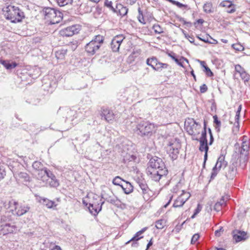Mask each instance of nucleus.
<instances>
[{
  "instance_id": "44",
  "label": "nucleus",
  "mask_w": 250,
  "mask_h": 250,
  "mask_svg": "<svg viewBox=\"0 0 250 250\" xmlns=\"http://www.w3.org/2000/svg\"><path fill=\"white\" fill-rule=\"evenodd\" d=\"M152 28L156 33L161 34L163 32V28L159 24H154Z\"/></svg>"
},
{
  "instance_id": "31",
  "label": "nucleus",
  "mask_w": 250,
  "mask_h": 250,
  "mask_svg": "<svg viewBox=\"0 0 250 250\" xmlns=\"http://www.w3.org/2000/svg\"><path fill=\"white\" fill-rule=\"evenodd\" d=\"M185 203L183 199L180 196H178L177 199L174 201L172 207L174 208H180L182 207Z\"/></svg>"
},
{
  "instance_id": "38",
  "label": "nucleus",
  "mask_w": 250,
  "mask_h": 250,
  "mask_svg": "<svg viewBox=\"0 0 250 250\" xmlns=\"http://www.w3.org/2000/svg\"><path fill=\"white\" fill-rule=\"evenodd\" d=\"M138 11L139 13V15L137 17L138 20L140 22L145 24L146 23V21L143 16V11L140 7L138 8Z\"/></svg>"
},
{
  "instance_id": "21",
  "label": "nucleus",
  "mask_w": 250,
  "mask_h": 250,
  "mask_svg": "<svg viewBox=\"0 0 250 250\" xmlns=\"http://www.w3.org/2000/svg\"><path fill=\"white\" fill-rule=\"evenodd\" d=\"M249 148V143L246 141L243 142L239 149L240 155L248 156Z\"/></svg>"
},
{
  "instance_id": "6",
  "label": "nucleus",
  "mask_w": 250,
  "mask_h": 250,
  "mask_svg": "<svg viewBox=\"0 0 250 250\" xmlns=\"http://www.w3.org/2000/svg\"><path fill=\"white\" fill-rule=\"evenodd\" d=\"M104 37L101 35L95 36L94 38L85 46V51L89 54L93 55L99 51L104 42Z\"/></svg>"
},
{
  "instance_id": "42",
  "label": "nucleus",
  "mask_w": 250,
  "mask_h": 250,
  "mask_svg": "<svg viewBox=\"0 0 250 250\" xmlns=\"http://www.w3.org/2000/svg\"><path fill=\"white\" fill-rule=\"evenodd\" d=\"M217 161L219 162V164H222L224 167L227 165V162L225 160V156L223 154L219 156Z\"/></svg>"
},
{
  "instance_id": "52",
  "label": "nucleus",
  "mask_w": 250,
  "mask_h": 250,
  "mask_svg": "<svg viewBox=\"0 0 250 250\" xmlns=\"http://www.w3.org/2000/svg\"><path fill=\"white\" fill-rule=\"evenodd\" d=\"M197 38L201 41H203L205 42L210 43V41L208 40V38H211L210 36H206V37L201 38L200 37H197Z\"/></svg>"
},
{
  "instance_id": "45",
  "label": "nucleus",
  "mask_w": 250,
  "mask_h": 250,
  "mask_svg": "<svg viewBox=\"0 0 250 250\" xmlns=\"http://www.w3.org/2000/svg\"><path fill=\"white\" fill-rule=\"evenodd\" d=\"M19 177L20 178L23 179L25 181H29L30 177L25 172H20L19 174Z\"/></svg>"
},
{
  "instance_id": "41",
  "label": "nucleus",
  "mask_w": 250,
  "mask_h": 250,
  "mask_svg": "<svg viewBox=\"0 0 250 250\" xmlns=\"http://www.w3.org/2000/svg\"><path fill=\"white\" fill-rule=\"evenodd\" d=\"M185 203H186L190 197V194L189 192L183 191V193L179 196Z\"/></svg>"
},
{
  "instance_id": "50",
  "label": "nucleus",
  "mask_w": 250,
  "mask_h": 250,
  "mask_svg": "<svg viewBox=\"0 0 250 250\" xmlns=\"http://www.w3.org/2000/svg\"><path fill=\"white\" fill-rule=\"evenodd\" d=\"M226 11L229 13H234L235 11V5L234 4H233L229 8H227Z\"/></svg>"
},
{
  "instance_id": "46",
  "label": "nucleus",
  "mask_w": 250,
  "mask_h": 250,
  "mask_svg": "<svg viewBox=\"0 0 250 250\" xmlns=\"http://www.w3.org/2000/svg\"><path fill=\"white\" fill-rule=\"evenodd\" d=\"M232 47L235 50L241 51L244 49V47L240 43H235L232 45Z\"/></svg>"
},
{
  "instance_id": "53",
  "label": "nucleus",
  "mask_w": 250,
  "mask_h": 250,
  "mask_svg": "<svg viewBox=\"0 0 250 250\" xmlns=\"http://www.w3.org/2000/svg\"><path fill=\"white\" fill-rule=\"evenodd\" d=\"M185 37L191 43H193L194 42V39L193 36H190L188 34H185Z\"/></svg>"
},
{
  "instance_id": "28",
  "label": "nucleus",
  "mask_w": 250,
  "mask_h": 250,
  "mask_svg": "<svg viewBox=\"0 0 250 250\" xmlns=\"http://www.w3.org/2000/svg\"><path fill=\"white\" fill-rule=\"evenodd\" d=\"M117 9L119 11V14L122 16L126 15L128 12V8L124 6L121 4H118L116 6Z\"/></svg>"
},
{
  "instance_id": "56",
  "label": "nucleus",
  "mask_w": 250,
  "mask_h": 250,
  "mask_svg": "<svg viewBox=\"0 0 250 250\" xmlns=\"http://www.w3.org/2000/svg\"><path fill=\"white\" fill-rule=\"evenodd\" d=\"M104 4L107 7H109V8H112V9H113V8L112 6V2L111 1H108V0H105Z\"/></svg>"
},
{
  "instance_id": "4",
  "label": "nucleus",
  "mask_w": 250,
  "mask_h": 250,
  "mask_svg": "<svg viewBox=\"0 0 250 250\" xmlns=\"http://www.w3.org/2000/svg\"><path fill=\"white\" fill-rule=\"evenodd\" d=\"M35 172V174L39 180L48 183L50 186L53 187H56L59 185L54 175L47 168L43 167Z\"/></svg>"
},
{
  "instance_id": "43",
  "label": "nucleus",
  "mask_w": 250,
  "mask_h": 250,
  "mask_svg": "<svg viewBox=\"0 0 250 250\" xmlns=\"http://www.w3.org/2000/svg\"><path fill=\"white\" fill-rule=\"evenodd\" d=\"M233 4L232 2L229 0H224L222 1L220 3V6L223 7H226L227 8H229L230 6H231Z\"/></svg>"
},
{
  "instance_id": "40",
  "label": "nucleus",
  "mask_w": 250,
  "mask_h": 250,
  "mask_svg": "<svg viewBox=\"0 0 250 250\" xmlns=\"http://www.w3.org/2000/svg\"><path fill=\"white\" fill-rule=\"evenodd\" d=\"M202 66L204 67V71L206 72V75L208 77H211L213 76V73L211 72L209 68L205 64L204 62H201Z\"/></svg>"
},
{
  "instance_id": "51",
  "label": "nucleus",
  "mask_w": 250,
  "mask_h": 250,
  "mask_svg": "<svg viewBox=\"0 0 250 250\" xmlns=\"http://www.w3.org/2000/svg\"><path fill=\"white\" fill-rule=\"evenodd\" d=\"M200 90L201 93H205L208 90V87L206 84H203L200 87Z\"/></svg>"
},
{
  "instance_id": "62",
  "label": "nucleus",
  "mask_w": 250,
  "mask_h": 250,
  "mask_svg": "<svg viewBox=\"0 0 250 250\" xmlns=\"http://www.w3.org/2000/svg\"><path fill=\"white\" fill-rule=\"evenodd\" d=\"M183 60L180 59V60L178 59V62H176L179 65H180L181 67H184V65L183 64V62L182 61Z\"/></svg>"
},
{
  "instance_id": "5",
  "label": "nucleus",
  "mask_w": 250,
  "mask_h": 250,
  "mask_svg": "<svg viewBox=\"0 0 250 250\" xmlns=\"http://www.w3.org/2000/svg\"><path fill=\"white\" fill-rule=\"evenodd\" d=\"M10 218L5 215L0 218V235H5L9 233H15L18 228L14 224L10 223Z\"/></svg>"
},
{
  "instance_id": "27",
  "label": "nucleus",
  "mask_w": 250,
  "mask_h": 250,
  "mask_svg": "<svg viewBox=\"0 0 250 250\" xmlns=\"http://www.w3.org/2000/svg\"><path fill=\"white\" fill-rule=\"evenodd\" d=\"M248 161V156L240 155L239 163L240 167L244 169L245 168Z\"/></svg>"
},
{
  "instance_id": "55",
  "label": "nucleus",
  "mask_w": 250,
  "mask_h": 250,
  "mask_svg": "<svg viewBox=\"0 0 250 250\" xmlns=\"http://www.w3.org/2000/svg\"><path fill=\"white\" fill-rule=\"evenodd\" d=\"M202 208V206L200 204H198L197 208L195 209L194 212L195 214H198L201 210Z\"/></svg>"
},
{
  "instance_id": "36",
  "label": "nucleus",
  "mask_w": 250,
  "mask_h": 250,
  "mask_svg": "<svg viewBox=\"0 0 250 250\" xmlns=\"http://www.w3.org/2000/svg\"><path fill=\"white\" fill-rule=\"evenodd\" d=\"M200 142V146L199 150L201 151H208V143L206 142L203 141H199Z\"/></svg>"
},
{
  "instance_id": "33",
  "label": "nucleus",
  "mask_w": 250,
  "mask_h": 250,
  "mask_svg": "<svg viewBox=\"0 0 250 250\" xmlns=\"http://www.w3.org/2000/svg\"><path fill=\"white\" fill-rule=\"evenodd\" d=\"M212 5L211 2H207L204 5L203 9L204 11L207 13H210L213 12Z\"/></svg>"
},
{
  "instance_id": "25",
  "label": "nucleus",
  "mask_w": 250,
  "mask_h": 250,
  "mask_svg": "<svg viewBox=\"0 0 250 250\" xmlns=\"http://www.w3.org/2000/svg\"><path fill=\"white\" fill-rule=\"evenodd\" d=\"M147 228H144L142 229L141 230L138 231L135 235L128 242L126 243V244H128L131 241H137L142 238L143 237L140 236L142 234H143L146 229Z\"/></svg>"
},
{
  "instance_id": "14",
  "label": "nucleus",
  "mask_w": 250,
  "mask_h": 250,
  "mask_svg": "<svg viewBox=\"0 0 250 250\" xmlns=\"http://www.w3.org/2000/svg\"><path fill=\"white\" fill-rule=\"evenodd\" d=\"M124 39L125 38L122 35H119L112 39L110 45L113 51L117 52L119 51L121 44Z\"/></svg>"
},
{
  "instance_id": "8",
  "label": "nucleus",
  "mask_w": 250,
  "mask_h": 250,
  "mask_svg": "<svg viewBox=\"0 0 250 250\" xmlns=\"http://www.w3.org/2000/svg\"><path fill=\"white\" fill-rule=\"evenodd\" d=\"M201 127V125L192 119L190 120L189 122H187L186 129L189 135L194 136L200 133L199 130Z\"/></svg>"
},
{
  "instance_id": "7",
  "label": "nucleus",
  "mask_w": 250,
  "mask_h": 250,
  "mask_svg": "<svg viewBox=\"0 0 250 250\" xmlns=\"http://www.w3.org/2000/svg\"><path fill=\"white\" fill-rule=\"evenodd\" d=\"M181 148V144L176 140H172L167 147V151L169 156L173 160H175L179 154V149Z\"/></svg>"
},
{
  "instance_id": "3",
  "label": "nucleus",
  "mask_w": 250,
  "mask_h": 250,
  "mask_svg": "<svg viewBox=\"0 0 250 250\" xmlns=\"http://www.w3.org/2000/svg\"><path fill=\"white\" fill-rule=\"evenodd\" d=\"M3 13L6 19L14 23L21 21L24 17L23 13L18 7L11 5L3 8Z\"/></svg>"
},
{
  "instance_id": "54",
  "label": "nucleus",
  "mask_w": 250,
  "mask_h": 250,
  "mask_svg": "<svg viewBox=\"0 0 250 250\" xmlns=\"http://www.w3.org/2000/svg\"><path fill=\"white\" fill-rule=\"evenodd\" d=\"M223 227H220V229L216 230L215 231V235L217 237H219L221 236V232L223 231Z\"/></svg>"
},
{
  "instance_id": "58",
  "label": "nucleus",
  "mask_w": 250,
  "mask_h": 250,
  "mask_svg": "<svg viewBox=\"0 0 250 250\" xmlns=\"http://www.w3.org/2000/svg\"><path fill=\"white\" fill-rule=\"evenodd\" d=\"M175 5L177 6L179 8H182L183 7L186 8L187 7V5L183 4L178 1L176 2Z\"/></svg>"
},
{
  "instance_id": "17",
  "label": "nucleus",
  "mask_w": 250,
  "mask_h": 250,
  "mask_svg": "<svg viewBox=\"0 0 250 250\" xmlns=\"http://www.w3.org/2000/svg\"><path fill=\"white\" fill-rule=\"evenodd\" d=\"M233 239L236 242L245 240L247 238V233L245 231L236 230L233 231Z\"/></svg>"
},
{
  "instance_id": "37",
  "label": "nucleus",
  "mask_w": 250,
  "mask_h": 250,
  "mask_svg": "<svg viewBox=\"0 0 250 250\" xmlns=\"http://www.w3.org/2000/svg\"><path fill=\"white\" fill-rule=\"evenodd\" d=\"M32 167L36 170V172L43 168L42 164L38 161L34 162L33 163Z\"/></svg>"
},
{
  "instance_id": "30",
  "label": "nucleus",
  "mask_w": 250,
  "mask_h": 250,
  "mask_svg": "<svg viewBox=\"0 0 250 250\" xmlns=\"http://www.w3.org/2000/svg\"><path fill=\"white\" fill-rule=\"evenodd\" d=\"M225 201L224 197H222L219 201L215 203L214 206V209L217 211L221 210L222 207L225 205Z\"/></svg>"
},
{
  "instance_id": "26",
  "label": "nucleus",
  "mask_w": 250,
  "mask_h": 250,
  "mask_svg": "<svg viewBox=\"0 0 250 250\" xmlns=\"http://www.w3.org/2000/svg\"><path fill=\"white\" fill-rule=\"evenodd\" d=\"M62 20V13L58 11L56 12V15L55 17H53L51 20L50 22L51 24H55L60 22Z\"/></svg>"
},
{
  "instance_id": "15",
  "label": "nucleus",
  "mask_w": 250,
  "mask_h": 250,
  "mask_svg": "<svg viewBox=\"0 0 250 250\" xmlns=\"http://www.w3.org/2000/svg\"><path fill=\"white\" fill-rule=\"evenodd\" d=\"M138 184L142 190V193L144 199L145 200H148L150 197L149 192H151V191L146 182L144 180H139L138 182Z\"/></svg>"
},
{
  "instance_id": "20",
  "label": "nucleus",
  "mask_w": 250,
  "mask_h": 250,
  "mask_svg": "<svg viewBox=\"0 0 250 250\" xmlns=\"http://www.w3.org/2000/svg\"><path fill=\"white\" fill-rule=\"evenodd\" d=\"M121 188L126 194H129L133 191V186L130 182L126 181H125L123 184L121 185Z\"/></svg>"
},
{
  "instance_id": "60",
  "label": "nucleus",
  "mask_w": 250,
  "mask_h": 250,
  "mask_svg": "<svg viewBox=\"0 0 250 250\" xmlns=\"http://www.w3.org/2000/svg\"><path fill=\"white\" fill-rule=\"evenodd\" d=\"M73 0H63V6L68 4H71Z\"/></svg>"
},
{
  "instance_id": "11",
  "label": "nucleus",
  "mask_w": 250,
  "mask_h": 250,
  "mask_svg": "<svg viewBox=\"0 0 250 250\" xmlns=\"http://www.w3.org/2000/svg\"><path fill=\"white\" fill-rule=\"evenodd\" d=\"M237 162L234 161L229 165L226 171V177L228 179L232 180L237 173Z\"/></svg>"
},
{
  "instance_id": "24",
  "label": "nucleus",
  "mask_w": 250,
  "mask_h": 250,
  "mask_svg": "<svg viewBox=\"0 0 250 250\" xmlns=\"http://www.w3.org/2000/svg\"><path fill=\"white\" fill-rule=\"evenodd\" d=\"M222 167H224L222 165V164H219V163L217 161L215 166L212 168L210 179H213L217 175L218 171Z\"/></svg>"
},
{
  "instance_id": "19",
  "label": "nucleus",
  "mask_w": 250,
  "mask_h": 250,
  "mask_svg": "<svg viewBox=\"0 0 250 250\" xmlns=\"http://www.w3.org/2000/svg\"><path fill=\"white\" fill-rule=\"evenodd\" d=\"M39 202L48 208H54L57 206L55 202L43 197H40Z\"/></svg>"
},
{
  "instance_id": "49",
  "label": "nucleus",
  "mask_w": 250,
  "mask_h": 250,
  "mask_svg": "<svg viewBox=\"0 0 250 250\" xmlns=\"http://www.w3.org/2000/svg\"><path fill=\"white\" fill-rule=\"evenodd\" d=\"M199 235L198 233H196L193 235L191 240V243L194 244L199 238Z\"/></svg>"
},
{
  "instance_id": "63",
  "label": "nucleus",
  "mask_w": 250,
  "mask_h": 250,
  "mask_svg": "<svg viewBox=\"0 0 250 250\" xmlns=\"http://www.w3.org/2000/svg\"><path fill=\"white\" fill-rule=\"evenodd\" d=\"M204 22V21L203 19H199L196 21L194 23V24L196 25V23L198 24H203Z\"/></svg>"
},
{
  "instance_id": "22",
  "label": "nucleus",
  "mask_w": 250,
  "mask_h": 250,
  "mask_svg": "<svg viewBox=\"0 0 250 250\" xmlns=\"http://www.w3.org/2000/svg\"><path fill=\"white\" fill-rule=\"evenodd\" d=\"M158 60L155 57H152L146 59V63L147 65L150 66L152 68L155 70L156 66L157 65Z\"/></svg>"
},
{
  "instance_id": "9",
  "label": "nucleus",
  "mask_w": 250,
  "mask_h": 250,
  "mask_svg": "<svg viewBox=\"0 0 250 250\" xmlns=\"http://www.w3.org/2000/svg\"><path fill=\"white\" fill-rule=\"evenodd\" d=\"M83 202L86 206L89 205L88 207V209L90 212L94 215L97 214L101 210L102 205L104 204V202L101 203L95 202H87V200L85 199L83 200Z\"/></svg>"
},
{
  "instance_id": "10",
  "label": "nucleus",
  "mask_w": 250,
  "mask_h": 250,
  "mask_svg": "<svg viewBox=\"0 0 250 250\" xmlns=\"http://www.w3.org/2000/svg\"><path fill=\"white\" fill-rule=\"evenodd\" d=\"M9 204L11 207L12 206L14 207L16 213L18 216H21L24 214L28 212L30 209V208L28 206H19L18 202L14 200L10 201Z\"/></svg>"
},
{
  "instance_id": "2",
  "label": "nucleus",
  "mask_w": 250,
  "mask_h": 250,
  "mask_svg": "<svg viewBox=\"0 0 250 250\" xmlns=\"http://www.w3.org/2000/svg\"><path fill=\"white\" fill-rule=\"evenodd\" d=\"M156 126L148 121H143L134 129V132L142 137H150L155 132Z\"/></svg>"
},
{
  "instance_id": "57",
  "label": "nucleus",
  "mask_w": 250,
  "mask_h": 250,
  "mask_svg": "<svg viewBox=\"0 0 250 250\" xmlns=\"http://www.w3.org/2000/svg\"><path fill=\"white\" fill-rule=\"evenodd\" d=\"M240 112H241L238 111L237 110L236 113V115H235V122H237V123H238L239 120V118H240Z\"/></svg>"
},
{
  "instance_id": "34",
  "label": "nucleus",
  "mask_w": 250,
  "mask_h": 250,
  "mask_svg": "<svg viewBox=\"0 0 250 250\" xmlns=\"http://www.w3.org/2000/svg\"><path fill=\"white\" fill-rule=\"evenodd\" d=\"M168 65L167 63H162L160 62L159 61H158L157 65H156V67L155 69V71H161L163 69H166L167 68Z\"/></svg>"
},
{
  "instance_id": "48",
  "label": "nucleus",
  "mask_w": 250,
  "mask_h": 250,
  "mask_svg": "<svg viewBox=\"0 0 250 250\" xmlns=\"http://www.w3.org/2000/svg\"><path fill=\"white\" fill-rule=\"evenodd\" d=\"M199 141H203V142H207L206 130H204L202 132L201 137L200 138Z\"/></svg>"
},
{
  "instance_id": "35",
  "label": "nucleus",
  "mask_w": 250,
  "mask_h": 250,
  "mask_svg": "<svg viewBox=\"0 0 250 250\" xmlns=\"http://www.w3.org/2000/svg\"><path fill=\"white\" fill-rule=\"evenodd\" d=\"M166 226V221L164 219H160L156 222L155 227L157 229H162Z\"/></svg>"
},
{
  "instance_id": "13",
  "label": "nucleus",
  "mask_w": 250,
  "mask_h": 250,
  "mask_svg": "<svg viewBox=\"0 0 250 250\" xmlns=\"http://www.w3.org/2000/svg\"><path fill=\"white\" fill-rule=\"evenodd\" d=\"M100 115L102 118H104L107 122L113 121L115 118L113 111L107 107H102L101 109Z\"/></svg>"
},
{
  "instance_id": "16",
  "label": "nucleus",
  "mask_w": 250,
  "mask_h": 250,
  "mask_svg": "<svg viewBox=\"0 0 250 250\" xmlns=\"http://www.w3.org/2000/svg\"><path fill=\"white\" fill-rule=\"evenodd\" d=\"M235 70L236 73H238L245 83L248 82L250 80V75L245 71L240 64L235 65Z\"/></svg>"
},
{
  "instance_id": "61",
  "label": "nucleus",
  "mask_w": 250,
  "mask_h": 250,
  "mask_svg": "<svg viewBox=\"0 0 250 250\" xmlns=\"http://www.w3.org/2000/svg\"><path fill=\"white\" fill-rule=\"evenodd\" d=\"M137 0H127V3L130 4L131 5H133L136 2Z\"/></svg>"
},
{
  "instance_id": "39",
  "label": "nucleus",
  "mask_w": 250,
  "mask_h": 250,
  "mask_svg": "<svg viewBox=\"0 0 250 250\" xmlns=\"http://www.w3.org/2000/svg\"><path fill=\"white\" fill-rule=\"evenodd\" d=\"M213 118L214 120V123L215 124V127L216 129H217L218 131H219L220 127L221 125V122L218 120L217 115L213 116Z\"/></svg>"
},
{
  "instance_id": "23",
  "label": "nucleus",
  "mask_w": 250,
  "mask_h": 250,
  "mask_svg": "<svg viewBox=\"0 0 250 250\" xmlns=\"http://www.w3.org/2000/svg\"><path fill=\"white\" fill-rule=\"evenodd\" d=\"M141 53V50L140 49H137L134 50L131 54L129 56L128 58V61L130 63H132L134 62L137 58H138Z\"/></svg>"
},
{
  "instance_id": "32",
  "label": "nucleus",
  "mask_w": 250,
  "mask_h": 250,
  "mask_svg": "<svg viewBox=\"0 0 250 250\" xmlns=\"http://www.w3.org/2000/svg\"><path fill=\"white\" fill-rule=\"evenodd\" d=\"M125 180H123L119 176L115 177L112 180V183L114 185L119 186L121 187V185L123 184Z\"/></svg>"
},
{
  "instance_id": "12",
  "label": "nucleus",
  "mask_w": 250,
  "mask_h": 250,
  "mask_svg": "<svg viewBox=\"0 0 250 250\" xmlns=\"http://www.w3.org/2000/svg\"><path fill=\"white\" fill-rule=\"evenodd\" d=\"M81 29V26L79 24H74L67 27L63 29V35L66 37H71L78 34Z\"/></svg>"
},
{
  "instance_id": "47",
  "label": "nucleus",
  "mask_w": 250,
  "mask_h": 250,
  "mask_svg": "<svg viewBox=\"0 0 250 250\" xmlns=\"http://www.w3.org/2000/svg\"><path fill=\"white\" fill-rule=\"evenodd\" d=\"M17 66V63L15 62H13L12 63H10L9 62L6 63L5 65V67L8 70L12 69L14 68Z\"/></svg>"
},
{
  "instance_id": "18",
  "label": "nucleus",
  "mask_w": 250,
  "mask_h": 250,
  "mask_svg": "<svg viewBox=\"0 0 250 250\" xmlns=\"http://www.w3.org/2000/svg\"><path fill=\"white\" fill-rule=\"evenodd\" d=\"M56 11L55 9L50 7H45L43 9L42 12L46 19H51L56 15Z\"/></svg>"
},
{
  "instance_id": "29",
  "label": "nucleus",
  "mask_w": 250,
  "mask_h": 250,
  "mask_svg": "<svg viewBox=\"0 0 250 250\" xmlns=\"http://www.w3.org/2000/svg\"><path fill=\"white\" fill-rule=\"evenodd\" d=\"M105 201L114 205H118L120 204V201L115 197H103Z\"/></svg>"
},
{
  "instance_id": "59",
  "label": "nucleus",
  "mask_w": 250,
  "mask_h": 250,
  "mask_svg": "<svg viewBox=\"0 0 250 250\" xmlns=\"http://www.w3.org/2000/svg\"><path fill=\"white\" fill-rule=\"evenodd\" d=\"M168 56L175 62H178V59L175 57L174 53H173L172 54L169 53Z\"/></svg>"
},
{
  "instance_id": "1",
  "label": "nucleus",
  "mask_w": 250,
  "mask_h": 250,
  "mask_svg": "<svg viewBox=\"0 0 250 250\" xmlns=\"http://www.w3.org/2000/svg\"><path fill=\"white\" fill-rule=\"evenodd\" d=\"M146 173L152 180L158 182L167 174L168 170L162 159L154 156L149 161Z\"/></svg>"
},
{
  "instance_id": "64",
  "label": "nucleus",
  "mask_w": 250,
  "mask_h": 250,
  "mask_svg": "<svg viewBox=\"0 0 250 250\" xmlns=\"http://www.w3.org/2000/svg\"><path fill=\"white\" fill-rule=\"evenodd\" d=\"M213 141H214V138L213 137V135H211V136H210L209 142L208 143L209 145H211L213 142Z\"/></svg>"
}]
</instances>
